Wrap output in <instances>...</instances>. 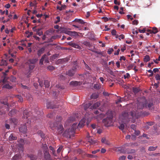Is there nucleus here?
I'll return each mask as SVG.
<instances>
[{"label": "nucleus", "instance_id": "obj_1", "mask_svg": "<svg viewBox=\"0 0 160 160\" xmlns=\"http://www.w3.org/2000/svg\"><path fill=\"white\" fill-rule=\"evenodd\" d=\"M56 119V122L54 123L52 126V124H51L50 127L52 129H53V128H55V129L57 130L56 133L57 135L61 134L62 133L64 130L63 126L61 123H60L62 120V118L60 116H57Z\"/></svg>", "mask_w": 160, "mask_h": 160}, {"label": "nucleus", "instance_id": "obj_2", "mask_svg": "<svg viewBox=\"0 0 160 160\" xmlns=\"http://www.w3.org/2000/svg\"><path fill=\"white\" fill-rule=\"evenodd\" d=\"M122 117L124 120L127 121H129L131 117L134 119L136 118V113L134 111L130 112L129 114L127 112H123L122 113Z\"/></svg>", "mask_w": 160, "mask_h": 160}, {"label": "nucleus", "instance_id": "obj_3", "mask_svg": "<svg viewBox=\"0 0 160 160\" xmlns=\"http://www.w3.org/2000/svg\"><path fill=\"white\" fill-rule=\"evenodd\" d=\"M112 116L107 117L102 120V122L106 127H108L112 125Z\"/></svg>", "mask_w": 160, "mask_h": 160}, {"label": "nucleus", "instance_id": "obj_4", "mask_svg": "<svg viewBox=\"0 0 160 160\" xmlns=\"http://www.w3.org/2000/svg\"><path fill=\"white\" fill-rule=\"evenodd\" d=\"M74 129L73 128H72L71 129H68L66 130L64 132L63 134V136L64 137L66 138H71V135L73 134L74 133Z\"/></svg>", "mask_w": 160, "mask_h": 160}, {"label": "nucleus", "instance_id": "obj_5", "mask_svg": "<svg viewBox=\"0 0 160 160\" xmlns=\"http://www.w3.org/2000/svg\"><path fill=\"white\" fill-rule=\"evenodd\" d=\"M78 68V66L77 65H75L73 68L66 72L67 75L69 76H72L74 74L75 72L77 71V70Z\"/></svg>", "mask_w": 160, "mask_h": 160}, {"label": "nucleus", "instance_id": "obj_6", "mask_svg": "<svg viewBox=\"0 0 160 160\" xmlns=\"http://www.w3.org/2000/svg\"><path fill=\"white\" fill-rule=\"evenodd\" d=\"M147 102L145 100L141 102L138 100L137 102V109H143L144 107H147Z\"/></svg>", "mask_w": 160, "mask_h": 160}, {"label": "nucleus", "instance_id": "obj_7", "mask_svg": "<svg viewBox=\"0 0 160 160\" xmlns=\"http://www.w3.org/2000/svg\"><path fill=\"white\" fill-rule=\"evenodd\" d=\"M19 143L17 145V147L19 151L23 152V146L24 144V140L22 139H20L18 141Z\"/></svg>", "mask_w": 160, "mask_h": 160}, {"label": "nucleus", "instance_id": "obj_8", "mask_svg": "<svg viewBox=\"0 0 160 160\" xmlns=\"http://www.w3.org/2000/svg\"><path fill=\"white\" fill-rule=\"evenodd\" d=\"M117 151H120L121 153H127L128 154L133 153L136 152L135 150L134 149H131L129 150L127 149L125 151H124L123 149H118L117 150Z\"/></svg>", "mask_w": 160, "mask_h": 160}, {"label": "nucleus", "instance_id": "obj_9", "mask_svg": "<svg viewBox=\"0 0 160 160\" xmlns=\"http://www.w3.org/2000/svg\"><path fill=\"white\" fill-rule=\"evenodd\" d=\"M6 122L10 124L16 125L18 123V120L14 118H10L9 120L6 121Z\"/></svg>", "mask_w": 160, "mask_h": 160}, {"label": "nucleus", "instance_id": "obj_10", "mask_svg": "<svg viewBox=\"0 0 160 160\" xmlns=\"http://www.w3.org/2000/svg\"><path fill=\"white\" fill-rule=\"evenodd\" d=\"M19 131L20 132L23 133H26L27 131L26 124L21 125V127L19 128Z\"/></svg>", "mask_w": 160, "mask_h": 160}, {"label": "nucleus", "instance_id": "obj_11", "mask_svg": "<svg viewBox=\"0 0 160 160\" xmlns=\"http://www.w3.org/2000/svg\"><path fill=\"white\" fill-rule=\"evenodd\" d=\"M7 80L6 79V78H4L2 80V82L4 84L3 86V88H7L8 89H11L12 88V87L10 86L9 84L8 83H6Z\"/></svg>", "mask_w": 160, "mask_h": 160}, {"label": "nucleus", "instance_id": "obj_12", "mask_svg": "<svg viewBox=\"0 0 160 160\" xmlns=\"http://www.w3.org/2000/svg\"><path fill=\"white\" fill-rule=\"evenodd\" d=\"M31 113L29 112L27 110H24L23 113L22 118L24 119H27L30 115Z\"/></svg>", "mask_w": 160, "mask_h": 160}, {"label": "nucleus", "instance_id": "obj_13", "mask_svg": "<svg viewBox=\"0 0 160 160\" xmlns=\"http://www.w3.org/2000/svg\"><path fill=\"white\" fill-rule=\"evenodd\" d=\"M34 65L29 64V71L27 73V77H29L31 76V74L32 72V70L35 67Z\"/></svg>", "mask_w": 160, "mask_h": 160}, {"label": "nucleus", "instance_id": "obj_14", "mask_svg": "<svg viewBox=\"0 0 160 160\" xmlns=\"http://www.w3.org/2000/svg\"><path fill=\"white\" fill-rule=\"evenodd\" d=\"M17 136L16 134L14 133H11L8 138L9 141L16 140L17 139Z\"/></svg>", "mask_w": 160, "mask_h": 160}, {"label": "nucleus", "instance_id": "obj_15", "mask_svg": "<svg viewBox=\"0 0 160 160\" xmlns=\"http://www.w3.org/2000/svg\"><path fill=\"white\" fill-rule=\"evenodd\" d=\"M44 153V158L45 160H52L51 158V156L49 152H46Z\"/></svg>", "mask_w": 160, "mask_h": 160}, {"label": "nucleus", "instance_id": "obj_16", "mask_svg": "<svg viewBox=\"0 0 160 160\" xmlns=\"http://www.w3.org/2000/svg\"><path fill=\"white\" fill-rule=\"evenodd\" d=\"M46 107L50 109H53L57 108V106L53 105L52 102H47Z\"/></svg>", "mask_w": 160, "mask_h": 160}, {"label": "nucleus", "instance_id": "obj_17", "mask_svg": "<svg viewBox=\"0 0 160 160\" xmlns=\"http://www.w3.org/2000/svg\"><path fill=\"white\" fill-rule=\"evenodd\" d=\"M82 83V82L74 81L71 82L70 83V84L74 86H77L78 85H80Z\"/></svg>", "mask_w": 160, "mask_h": 160}, {"label": "nucleus", "instance_id": "obj_18", "mask_svg": "<svg viewBox=\"0 0 160 160\" xmlns=\"http://www.w3.org/2000/svg\"><path fill=\"white\" fill-rule=\"evenodd\" d=\"M22 158V156L20 153H17L12 157L13 160H19Z\"/></svg>", "mask_w": 160, "mask_h": 160}, {"label": "nucleus", "instance_id": "obj_19", "mask_svg": "<svg viewBox=\"0 0 160 160\" xmlns=\"http://www.w3.org/2000/svg\"><path fill=\"white\" fill-rule=\"evenodd\" d=\"M49 149L50 150V152L52 153L54 156L57 157V155L56 153V151L55 150L53 147H52L51 146H50L49 147Z\"/></svg>", "mask_w": 160, "mask_h": 160}, {"label": "nucleus", "instance_id": "obj_20", "mask_svg": "<svg viewBox=\"0 0 160 160\" xmlns=\"http://www.w3.org/2000/svg\"><path fill=\"white\" fill-rule=\"evenodd\" d=\"M60 38V37H59L58 35L52 36L50 38L48 39V42H53V40H55L58 38Z\"/></svg>", "mask_w": 160, "mask_h": 160}, {"label": "nucleus", "instance_id": "obj_21", "mask_svg": "<svg viewBox=\"0 0 160 160\" xmlns=\"http://www.w3.org/2000/svg\"><path fill=\"white\" fill-rule=\"evenodd\" d=\"M27 156L30 158V160H36L37 158L36 156L32 154H28Z\"/></svg>", "mask_w": 160, "mask_h": 160}, {"label": "nucleus", "instance_id": "obj_22", "mask_svg": "<svg viewBox=\"0 0 160 160\" xmlns=\"http://www.w3.org/2000/svg\"><path fill=\"white\" fill-rule=\"evenodd\" d=\"M45 48L44 47H43L38 51L37 54L38 56H40L44 52Z\"/></svg>", "mask_w": 160, "mask_h": 160}, {"label": "nucleus", "instance_id": "obj_23", "mask_svg": "<svg viewBox=\"0 0 160 160\" xmlns=\"http://www.w3.org/2000/svg\"><path fill=\"white\" fill-rule=\"evenodd\" d=\"M59 56V54H55L51 56L50 57V60L51 62L54 61V60L58 58Z\"/></svg>", "mask_w": 160, "mask_h": 160}, {"label": "nucleus", "instance_id": "obj_24", "mask_svg": "<svg viewBox=\"0 0 160 160\" xmlns=\"http://www.w3.org/2000/svg\"><path fill=\"white\" fill-rule=\"evenodd\" d=\"M100 105V103L98 102H97L94 103L92 106H91L90 107V109L92 110L96 109L97 108L99 107Z\"/></svg>", "mask_w": 160, "mask_h": 160}, {"label": "nucleus", "instance_id": "obj_25", "mask_svg": "<svg viewBox=\"0 0 160 160\" xmlns=\"http://www.w3.org/2000/svg\"><path fill=\"white\" fill-rule=\"evenodd\" d=\"M38 59L37 58H33L32 59H30L28 60V62L29 64L35 65L36 63L38 61Z\"/></svg>", "mask_w": 160, "mask_h": 160}, {"label": "nucleus", "instance_id": "obj_26", "mask_svg": "<svg viewBox=\"0 0 160 160\" xmlns=\"http://www.w3.org/2000/svg\"><path fill=\"white\" fill-rule=\"evenodd\" d=\"M101 142L102 143H104L106 145H109L110 144V142L109 141L106 139L105 138H102L101 139Z\"/></svg>", "mask_w": 160, "mask_h": 160}, {"label": "nucleus", "instance_id": "obj_27", "mask_svg": "<svg viewBox=\"0 0 160 160\" xmlns=\"http://www.w3.org/2000/svg\"><path fill=\"white\" fill-rule=\"evenodd\" d=\"M42 148L43 152H48V148L46 144H42Z\"/></svg>", "mask_w": 160, "mask_h": 160}, {"label": "nucleus", "instance_id": "obj_28", "mask_svg": "<svg viewBox=\"0 0 160 160\" xmlns=\"http://www.w3.org/2000/svg\"><path fill=\"white\" fill-rule=\"evenodd\" d=\"M85 122V120L84 119H82L79 122L78 124V127L81 128L84 126Z\"/></svg>", "mask_w": 160, "mask_h": 160}, {"label": "nucleus", "instance_id": "obj_29", "mask_svg": "<svg viewBox=\"0 0 160 160\" xmlns=\"http://www.w3.org/2000/svg\"><path fill=\"white\" fill-rule=\"evenodd\" d=\"M88 139L87 140L88 142H89L90 144H93L96 143V142L95 141L92 140V138L88 137Z\"/></svg>", "mask_w": 160, "mask_h": 160}, {"label": "nucleus", "instance_id": "obj_30", "mask_svg": "<svg viewBox=\"0 0 160 160\" xmlns=\"http://www.w3.org/2000/svg\"><path fill=\"white\" fill-rule=\"evenodd\" d=\"M124 101V99L123 98H121L120 97H118L117 100L116 101V104H118L119 103L122 102V101Z\"/></svg>", "mask_w": 160, "mask_h": 160}, {"label": "nucleus", "instance_id": "obj_31", "mask_svg": "<svg viewBox=\"0 0 160 160\" xmlns=\"http://www.w3.org/2000/svg\"><path fill=\"white\" fill-rule=\"evenodd\" d=\"M98 97V95L96 93H92L91 96V99H96Z\"/></svg>", "mask_w": 160, "mask_h": 160}, {"label": "nucleus", "instance_id": "obj_32", "mask_svg": "<svg viewBox=\"0 0 160 160\" xmlns=\"http://www.w3.org/2000/svg\"><path fill=\"white\" fill-rule=\"evenodd\" d=\"M7 98H5V101H4L2 99L0 100V102L1 103L3 104L4 105H7L8 107V104L7 102Z\"/></svg>", "mask_w": 160, "mask_h": 160}, {"label": "nucleus", "instance_id": "obj_33", "mask_svg": "<svg viewBox=\"0 0 160 160\" xmlns=\"http://www.w3.org/2000/svg\"><path fill=\"white\" fill-rule=\"evenodd\" d=\"M158 32V29L156 27H153L152 28V30L150 31V33H153L156 34Z\"/></svg>", "mask_w": 160, "mask_h": 160}, {"label": "nucleus", "instance_id": "obj_34", "mask_svg": "<svg viewBox=\"0 0 160 160\" xmlns=\"http://www.w3.org/2000/svg\"><path fill=\"white\" fill-rule=\"evenodd\" d=\"M46 57V54H44L40 60L39 63L41 65H43V61H44L45 57Z\"/></svg>", "mask_w": 160, "mask_h": 160}, {"label": "nucleus", "instance_id": "obj_35", "mask_svg": "<svg viewBox=\"0 0 160 160\" xmlns=\"http://www.w3.org/2000/svg\"><path fill=\"white\" fill-rule=\"evenodd\" d=\"M132 132L133 134L136 136H138L140 133V131L138 130H137L136 129L134 130V131H132Z\"/></svg>", "mask_w": 160, "mask_h": 160}, {"label": "nucleus", "instance_id": "obj_36", "mask_svg": "<svg viewBox=\"0 0 160 160\" xmlns=\"http://www.w3.org/2000/svg\"><path fill=\"white\" fill-rule=\"evenodd\" d=\"M17 112V111L15 109L12 110L9 112V115L11 116L14 115Z\"/></svg>", "mask_w": 160, "mask_h": 160}, {"label": "nucleus", "instance_id": "obj_37", "mask_svg": "<svg viewBox=\"0 0 160 160\" xmlns=\"http://www.w3.org/2000/svg\"><path fill=\"white\" fill-rule=\"evenodd\" d=\"M79 36V35L77 32L75 31L72 32L71 36L73 37L74 38H76L77 37H78Z\"/></svg>", "mask_w": 160, "mask_h": 160}, {"label": "nucleus", "instance_id": "obj_38", "mask_svg": "<svg viewBox=\"0 0 160 160\" xmlns=\"http://www.w3.org/2000/svg\"><path fill=\"white\" fill-rule=\"evenodd\" d=\"M7 62L5 60L2 59L0 62V65L1 66H6Z\"/></svg>", "mask_w": 160, "mask_h": 160}, {"label": "nucleus", "instance_id": "obj_39", "mask_svg": "<svg viewBox=\"0 0 160 160\" xmlns=\"http://www.w3.org/2000/svg\"><path fill=\"white\" fill-rule=\"evenodd\" d=\"M44 84L46 88H48L50 86V83L48 80H45L44 81Z\"/></svg>", "mask_w": 160, "mask_h": 160}, {"label": "nucleus", "instance_id": "obj_40", "mask_svg": "<svg viewBox=\"0 0 160 160\" xmlns=\"http://www.w3.org/2000/svg\"><path fill=\"white\" fill-rule=\"evenodd\" d=\"M82 44L84 45L89 47V48L91 46V44L89 42L87 41H84L82 43Z\"/></svg>", "mask_w": 160, "mask_h": 160}, {"label": "nucleus", "instance_id": "obj_41", "mask_svg": "<svg viewBox=\"0 0 160 160\" xmlns=\"http://www.w3.org/2000/svg\"><path fill=\"white\" fill-rule=\"evenodd\" d=\"M15 97L18 99V101L19 102H23V99L21 96L18 95L15 96Z\"/></svg>", "mask_w": 160, "mask_h": 160}, {"label": "nucleus", "instance_id": "obj_42", "mask_svg": "<svg viewBox=\"0 0 160 160\" xmlns=\"http://www.w3.org/2000/svg\"><path fill=\"white\" fill-rule=\"evenodd\" d=\"M91 105L90 103H86L84 105V108L85 110H86Z\"/></svg>", "mask_w": 160, "mask_h": 160}, {"label": "nucleus", "instance_id": "obj_43", "mask_svg": "<svg viewBox=\"0 0 160 160\" xmlns=\"http://www.w3.org/2000/svg\"><path fill=\"white\" fill-rule=\"evenodd\" d=\"M4 154V148L2 146L0 147V156Z\"/></svg>", "mask_w": 160, "mask_h": 160}, {"label": "nucleus", "instance_id": "obj_44", "mask_svg": "<svg viewBox=\"0 0 160 160\" xmlns=\"http://www.w3.org/2000/svg\"><path fill=\"white\" fill-rule=\"evenodd\" d=\"M116 38H118L119 39L121 40V39H123L124 38V36L122 34L120 35H117L116 36Z\"/></svg>", "mask_w": 160, "mask_h": 160}, {"label": "nucleus", "instance_id": "obj_45", "mask_svg": "<svg viewBox=\"0 0 160 160\" xmlns=\"http://www.w3.org/2000/svg\"><path fill=\"white\" fill-rule=\"evenodd\" d=\"M150 60L149 56L148 55H146L145 56L144 61L145 62L149 61Z\"/></svg>", "mask_w": 160, "mask_h": 160}, {"label": "nucleus", "instance_id": "obj_46", "mask_svg": "<svg viewBox=\"0 0 160 160\" xmlns=\"http://www.w3.org/2000/svg\"><path fill=\"white\" fill-rule=\"evenodd\" d=\"M157 148V147L150 146L148 148V150L150 151H154Z\"/></svg>", "mask_w": 160, "mask_h": 160}, {"label": "nucleus", "instance_id": "obj_47", "mask_svg": "<svg viewBox=\"0 0 160 160\" xmlns=\"http://www.w3.org/2000/svg\"><path fill=\"white\" fill-rule=\"evenodd\" d=\"M72 47L78 49L80 48V47L79 45L74 43L72 44Z\"/></svg>", "mask_w": 160, "mask_h": 160}, {"label": "nucleus", "instance_id": "obj_48", "mask_svg": "<svg viewBox=\"0 0 160 160\" xmlns=\"http://www.w3.org/2000/svg\"><path fill=\"white\" fill-rule=\"evenodd\" d=\"M38 133L40 136L42 138L44 137V134L42 131H39L38 132Z\"/></svg>", "mask_w": 160, "mask_h": 160}, {"label": "nucleus", "instance_id": "obj_49", "mask_svg": "<svg viewBox=\"0 0 160 160\" xmlns=\"http://www.w3.org/2000/svg\"><path fill=\"white\" fill-rule=\"evenodd\" d=\"M9 79L12 82H14L16 81V78L13 76H12Z\"/></svg>", "mask_w": 160, "mask_h": 160}, {"label": "nucleus", "instance_id": "obj_50", "mask_svg": "<svg viewBox=\"0 0 160 160\" xmlns=\"http://www.w3.org/2000/svg\"><path fill=\"white\" fill-rule=\"evenodd\" d=\"M118 128L121 130H123L124 129V124L123 123L120 124V125L118 127Z\"/></svg>", "mask_w": 160, "mask_h": 160}, {"label": "nucleus", "instance_id": "obj_51", "mask_svg": "<svg viewBox=\"0 0 160 160\" xmlns=\"http://www.w3.org/2000/svg\"><path fill=\"white\" fill-rule=\"evenodd\" d=\"M45 58H44V62L45 63H49V61L48 60V58L46 54V57Z\"/></svg>", "mask_w": 160, "mask_h": 160}, {"label": "nucleus", "instance_id": "obj_52", "mask_svg": "<svg viewBox=\"0 0 160 160\" xmlns=\"http://www.w3.org/2000/svg\"><path fill=\"white\" fill-rule=\"evenodd\" d=\"M69 119L70 122H72L75 120V118L74 116H71L69 118Z\"/></svg>", "mask_w": 160, "mask_h": 160}, {"label": "nucleus", "instance_id": "obj_53", "mask_svg": "<svg viewBox=\"0 0 160 160\" xmlns=\"http://www.w3.org/2000/svg\"><path fill=\"white\" fill-rule=\"evenodd\" d=\"M136 125L135 124H132L131 126V128L132 129V131H134L136 129Z\"/></svg>", "mask_w": 160, "mask_h": 160}, {"label": "nucleus", "instance_id": "obj_54", "mask_svg": "<svg viewBox=\"0 0 160 160\" xmlns=\"http://www.w3.org/2000/svg\"><path fill=\"white\" fill-rule=\"evenodd\" d=\"M47 68L50 71H52L54 69V68L52 66L49 65L48 67Z\"/></svg>", "mask_w": 160, "mask_h": 160}, {"label": "nucleus", "instance_id": "obj_55", "mask_svg": "<svg viewBox=\"0 0 160 160\" xmlns=\"http://www.w3.org/2000/svg\"><path fill=\"white\" fill-rule=\"evenodd\" d=\"M132 91L135 93H137L139 91V90L137 88H133L132 89Z\"/></svg>", "mask_w": 160, "mask_h": 160}, {"label": "nucleus", "instance_id": "obj_56", "mask_svg": "<svg viewBox=\"0 0 160 160\" xmlns=\"http://www.w3.org/2000/svg\"><path fill=\"white\" fill-rule=\"evenodd\" d=\"M134 66V64H132L130 65H129V66L128 67V68L129 70L132 69L133 67Z\"/></svg>", "mask_w": 160, "mask_h": 160}, {"label": "nucleus", "instance_id": "obj_57", "mask_svg": "<svg viewBox=\"0 0 160 160\" xmlns=\"http://www.w3.org/2000/svg\"><path fill=\"white\" fill-rule=\"evenodd\" d=\"M113 51V49L112 48H109L108 49V53L109 54H110L112 53V52Z\"/></svg>", "mask_w": 160, "mask_h": 160}, {"label": "nucleus", "instance_id": "obj_58", "mask_svg": "<svg viewBox=\"0 0 160 160\" xmlns=\"http://www.w3.org/2000/svg\"><path fill=\"white\" fill-rule=\"evenodd\" d=\"M155 78L157 80H160V76L158 74H157L155 76Z\"/></svg>", "mask_w": 160, "mask_h": 160}, {"label": "nucleus", "instance_id": "obj_59", "mask_svg": "<svg viewBox=\"0 0 160 160\" xmlns=\"http://www.w3.org/2000/svg\"><path fill=\"white\" fill-rule=\"evenodd\" d=\"M72 31H66L65 32V33L69 36L71 35L72 33Z\"/></svg>", "mask_w": 160, "mask_h": 160}, {"label": "nucleus", "instance_id": "obj_60", "mask_svg": "<svg viewBox=\"0 0 160 160\" xmlns=\"http://www.w3.org/2000/svg\"><path fill=\"white\" fill-rule=\"evenodd\" d=\"M66 7V6L65 5H61V6L60 7V11L64 9Z\"/></svg>", "mask_w": 160, "mask_h": 160}, {"label": "nucleus", "instance_id": "obj_61", "mask_svg": "<svg viewBox=\"0 0 160 160\" xmlns=\"http://www.w3.org/2000/svg\"><path fill=\"white\" fill-rule=\"evenodd\" d=\"M47 117L49 118H52L53 117V115L52 113H50L47 115Z\"/></svg>", "mask_w": 160, "mask_h": 160}, {"label": "nucleus", "instance_id": "obj_62", "mask_svg": "<svg viewBox=\"0 0 160 160\" xmlns=\"http://www.w3.org/2000/svg\"><path fill=\"white\" fill-rule=\"evenodd\" d=\"M62 148L63 147L62 146L60 147L57 150V153H60L62 150Z\"/></svg>", "mask_w": 160, "mask_h": 160}, {"label": "nucleus", "instance_id": "obj_63", "mask_svg": "<svg viewBox=\"0 0 160 160\" xmlns=\"http://www.w3.org/2000/svg\"><path fill=\"white\" fill-rule=\"evenodd\" d=\"M126 156H120L119 158V160H125V159H126Z\"/></svg>", "mask_w": 160, "mask_h": 160}, {"label": "nucleus", "instance_id": "obj_64", "mask_svg": "<svg viewBox=\"0 0 160 160\" xmlns=\"http://www.w3.org/2000/svg\"><path fill=\"white\" fill-rule=\"evenodd\" d=\"M93 87L95 89H99V86L98 84H94Z\"/></svg>", "mask_w": 160, "mask_h": 160}]
</instances>
